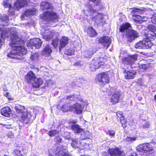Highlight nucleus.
Returning <instances> with one entry per match:
<instances>
[{"label": "nucleus", "mask_w": 156, "mask_h": 156, "mask_svg": "<svg viewBox=\"0 0 156 156\" xmlns=\"http://www.w3.org/2000/svg\"><path fill=\"white\" fill-rule=\"evenodd\" d=\"M132 28L131 24L127 22L122 23L119 27V31L122 33V37H125L129 41L133 40L138 36L137 31Z\"/></svg>", "instance_id": "f257e3e1"}, {"label": "nucleus", "mask_w": 156, "mask_h": 156, "mask_svg": "<svg viewBox=\"0 0 156 156\" xmlns=\"http://www.w3.org/2000/svg\"><path fill=\"white\" fill-rule=\"evenodd\" d=\"M20 39L18 37H14L12 40L9 45L12 47V50L18 55H26L27 52V49L23 46H16L14 45L19 43Z\"/></svg>", "instance_id": "f03ea898"}, {"label": "nucleus", "mask_w": 156, "mask_h": 156, "mask_svg": "<svg viewBox=\"0 0 156 156\" xmlns=\"http://www.w3.org/2000/svg\"><path fill=\"white\" fill-rule=\"evenodd\" d=\"M110 71L102 72L98 74L95 79L97 83H99L100 86L104 87L106 84H108L110 81L109 73Z\"/></svg>", "instance_id": "7ed1b4c3"}, {"label": "nucleus", "mask_w": 156, "mask_h": 156, "mask_svg": "<svg viewBox=\"0 0 156 156\" xmlns=\"http://www.w3.org/2000/svg\"><path fill=\"white\" fill-rule=\"evenodd\" d=\"M106 92H108L109 96L110 102L112 104H115L119 102L120 96L119 92L113 87H110L109 89L107 90Z\"/></svg>", "instance_id": "20e7f679"}, {"label": "nucleus", "mask_w": 156, "mask_h": 156, "mask_svg": "<svg viewBox=\"0 0 156 156\" xmlns=\"http://www.w3.org/2000/svg\"><path fill=\"white\" fill-rule=\"evenodd\" d=\"M112 40L110 37L103 36L98 39V43L101 44L105 49H107L111 44Z\"/></svg>", "instance_id": "39448f33"}, {"label": "nucleus", "mask_w": 156, "mask_h": 156, "mask_svg": "<svg viewBox=\"0 0 156 156\" xmlns=\"http://www.w3.org/2000/svg\"><path fill=\"white\" fill-rule=\"evenodd\" d=\"M138 151L144 153H149L154 150L152 146L149 143H145L139 144L137 147Z\"/></svg>", "instance_id": "423d86ee"}, {"label": "nucleus", "mask_w": 156, "mask_h": 156, "mask_svg": "<svg viewBox=\"0 0 156 156\" xmlns=\"http://www.w3.org/2000/svg\"><path fill=\"white\" fill-rule=\"evenodd\" d=\"M44 17L45 18V20L47 23L51 22H55V20L58 18L56 14L53 12L46 11L44 12Z\"/></svg>", "instance_id": "0eeeda50"}, {"label": "nucleus", "mask_w": 156, "mask_h": 156, "mask_svg": "<svg viewBox=\"0 0 156 156\" xmlns=\"http://www.w3.org/2000/svg\"><path fill=\"white\" fill-rule=\"evenodd\" d=\"M108 151L110 156H126L124 152L117 147L109 148Z\"/></svg>", "instance_id": "6e6552de"}, {"label": "nucleus", "mask_w": 156, "mask_h": 156, "mask_svg": "<svg viewBox=\"0 0 156 156\" xmlns=\"http://www.w3.org/2000/svg\"><path fill=\"white\" fill-rule=\"evenodd\" d=\"M138 55L136 54L129 55L127 57H123L122 59L121 62L124 64H132L135 61L137 60Z\"/></svg>", "instance_id": "1a4fd4ad"}, {"label": "nucleus", "mask_w": 156, "mask_h": 156, "mask_svg": "<svg viewBox=\"0 0 156 156\" xmlns=\"http://www.w3.org/2000/svg\"><path fill=\"white\" fill-rule=\"evenodd\" d=\"M42 43V40L39 38H34L28 41L27 45L30 47L35 46L36 48H39L41 46Z\"/></svg>", "instance_id": "9d476101"}, {"label": "nucleus", "mask_w": 156, "mask_h": 156, "mask_svg": "<svg viewBox=\"0 0 156 156\" xmlns=\"http://www.w3.org/2000/svg\"><path fill=\"white\" fill-rule=\"evenodd\" d=\"M17 116L18 121L23 124H27L29 123L31 119L28 117V113L25 112Z\"/></svg>", "instance_id": "9b49d317"}, {"label": "nucleus", "mask_w": 156, "mask_h": 156, "mask_svg": "<svg viewBox=\"0 0 156 156\" xmlns=\"http://www.w3.org/2000/svg\"><path fill=\"white\" fill-rule=\"evenodd\" d=\"M36 77L34 73L32 71H30L24 76L25 81L26 83L30 84Z\"/></svg>", "instance_id": "f8f14e48"}, {"label": "nucleus", "mask_w": 156, "mask_h": 156, "mask_svg": "<svg viewBox=\"0 0 156 156\" xmlns=\"http://www.w3.org/2000/svg\"><path fill=\"white\" fill-rule=\"evenodd\" d=\"M69 41V38L67 37L63 36L62 37L59 41V51H61L62 49L66 46L68 44Z\"/></svg>", "instance_id": "ddd939ff"}, {"label": "nucleus", "mask_w": 156, "mask_h": 156, "mask_svg": "<svg viewBox=\"0 0 156 156\" xmlns=\"http://www.w3.org/2000/svg\"><path fill=\"white\" fill-rule=\"evenodd\" d=\"M91 62L98 68L101 66L104 65L105 64L103 58L101 57L94 58Z\"/></svg>", "instance_id": "4468645a"}, {"label": "nucleus", "mask_w": 156, "mask_h": 156, "mask_svg": "<svg viewBox=\"0 0 156 156\" xmlns=\"http://www.w3.org/2000/svg\"><path fill=\"white\" fill-rule=\"evenodd\" d=\"M123 73L126 74L125 75V78L126 79H132L134 77V75L136 74V72L134 70H130L127 71L125 69Z\"/></svg>", "instance_id": "2eb2a0df"}, {"label": "nucleus", "mask_w": 156, "mask_h": 156, "mask_svg": "<svg viewBox=\"0 0 156 156\" xmlns=\"http://www.w3.org/2000/svg\"><path fill=\"white\" fill-rule=\"evenodd\" d=\"M12 110L8 106H6L2 108L1 110V114L6 117H9L10 115V112Z\"/></svg>", "instance_id": "dca6fc26"}, {"label": "nucleus", "mask_w": 156, "mask_h": 156, "mask_svg": "<svg viewBox=\"0 0 156 156\" xmlns=\"http://www.w3.org/2000/svg\"><path fill=\"white\" fill-rule=\"evenodd\" d=\"M42 83V81L41 78H37L36 77L33 81L32 84L33 88H38Z\"/></svg>", "instance_id": "f3484780"}, {"label": "nucleus", "mask_w": 156, "mask_h": 156, "mask_svg": "<svg viewBox=\"0 0 156 156\" xmlns=\"http://www.w3.org/2000/svg\"><path fill=\"white\" fill-rule=\"evenodd\" d=\"M87 32L88 35L92 37L96 36L98 34L96 31L91 26L88 27L87 30Z\"/></svg>", "instance_id": "a211bd4d"}, {"label": "nucleus", "mask_w": 156, "mask_h": 156, "mask_svg": "<svg viewBox=\"0 0 156 156\" xmlns=\"http://www.w3.org/2000/svg\"><path fill=\"white\" fill-rule=\"evenodd\" d=\"M73 108L74 109L76 113L78 114L81 113L83 110V108L81 105L78 103L75 104Z\"/></svg>", "instance_id": "6ab92c4d"}, {"label": "nucleus", "mask_w": 156, "mask_h": 156, "mask_svg": "<svg viewBox=\"0 0 156 156\" xmlns=\"http://www.w3.org/2000/svg\"><path fill=\"white\" fill-rule=\"evenodd\" d=\"M40 5L44 10L53 9H54L53 6L51 3L46 1L42 2L41 3Z\"/></svg>", "instance_id": "aec40b11"}, {"label": "nucleus", "mask_w": 156, "mask_h": 156, "mask_svg": "<svg viewBox=\"0 0 156 156\" xmlns=\"http://www.w3.org/2000/svg\"><path fill=\"white\" fill-rule=\"evenodd\" d=\"M52 52V50L50 48L49 45L47 44L42 51V54L44 55H45L47 56H49L51 55Z\"/></svg>", "instance_id": "412c9836"}, {"label": "nucleus", "mask_w": 156, "mask_h": 156, "mask_svg": "<svg viewBox=\"0 0 156 156\" xmlns=\"http://www.w3.org/2000/svg\"><path fill=\"white\" fill-rule=\"evenodd\" d=\"M145 36L146 37V40H154L156 38V34L154 32L151 31H148L147 33L145 34Z\"/></svg>", "instance_id": "4be33fe9"}, {"label": "nucleus", "mask_w": 156, "mask_h": 156, "mask_svg": "<svg viewBox=\"0 0 156 156\" xmlns=\"http://www.w3.org/2000/svg\"><path fill=\"white\" fill-rule=\"evenodd\" d=\"M71 128L75 133L77 134L80 133L84 130L83 129L80 128V126L78 124L72 125Z\"/></svg>", "instance_id": "5701e85b"}, {"label": "nucleus", "mask_w": 156, "mask_h": 156, "mask_svg": "<svg viewBox=\"0 0 156 156\" xmlns=\"http://www.w3.org/2000/svg\"><path fill=\"white\" fill-rule=\"evenodd\" d=\"M15 108L18 113H22L25 112V107L23 105L18 104H16Z\"/></svg>", "instance_id": "b1692460"}, {"label": "nucleus", "mask_w": 156, "mask_h": 156, "mask_svg": "<svg viewBox=\"0 0 156 156\" xmlns=\"http://www.w3.org/2000/svg\"><path fill=\"white\" fill-rule=\"evenodd\" d=\"M13 52H12V51H11L7 55V56L11 58L15 59H18L20 60H21L23 59V58L22 57H19L18 55L16 54V53L15 52V51L13 50Z\"/></svg>", "instance_id": "393cba45"}, {"label": "nucleus", "mask_w": 156, "mask_h": 156, "mask_svg": "<svg viewBox=\"0 0 156 156\" xmlns=\"http://www.w3.org/2000/svg\"><path fill=\"white\" fill-rule=\"evenodd\" d=\"M53 36L50 32H49L47 33L44 34L42 35L43 38L45 40L49 41L52 39L53 38Z\"/></svg>", "instance_id": "a878e982"}, {"label": "nucleus", "mask_w": 156, "mask_h": 156, "mask_svg": "<svg viewBox=\"0 0 156 156\" xmlns=\"http://www.w3.org/2000/svg\"><path fill=\"white\" fill-rule=\"evenodd\" d=\"M22 148L20 146H16V148L13 151V154L14 156H24L21 154V151L20 149Z\"/></svg>", "instance_id": "bb28decb"}, {"label": "nucleus", "mask_w": 156, "mask_h": 156, "mask_svg": "<svg viewBox=\"0 0 156 156\" xmlns=\"http://www.w3.org/2000/svg\"><path fill=\"white\" fill-rule=\"evenodd\" d=\"M61 110L64 112H67L68 111H71L73 110V108L71 106L64 104L61 107Z\"/></svg>", "instance_id": "cd10ccee"}, {"label": "nucleus", "mask_w": 156, "mask_h": 156, "mask_svg": "<svg viewBox=\"0 0 156 156\" xmlns=\"http://www.w3.org/2000/svg\"><path fill=\"white\" fill-rule=\"evenodd\" d=\"M24 2V0H16L14 6L17 9L21 8L23 6Z\"/></svg>", "instance_id": "c85d7f7f"}, {"label": "nucleus", "mask_w": 156, "mask_h": 156, "mask_svg": "<svg viewBox=\"0 0 156 156\" xmlns=\"http://www.w3.org/2000/svg\"><path fill=\"white\" fill-rule=\"evenodd\" d=\"M151 41L149 40H147L146 39L144 41V44L145 47L144 49L150 48H151L152 44L151 43Z\"/></svg>", "instance_id": "c756f323"}, {"label": "nucleus", "mask_w": 156, "mask_h": 156, "mask_svg": "<svg viewBox=\"0 0 156 156\" xmlns=\"http://www.w3.org/2000/svg\"><path fill=\"white\" fill-rule=\"evenodd\" d=\"M2 5L5 8H11L12 7L11 3L9 0H4L2 2Z\"/></svg>", "instance_id": "7c9ffc66"}, {"label": "nucleus", "mask_w": 156, "mask_h": 156, "mask_svg": "<svg viewBox=\"0 0 156 156\" xmlns=\"http://www.w3.org/2000/svg\"><path fill=\"white\" fill-rule=\"evenodd\" d=\"M91 49H92L91 48L88 50H86L85 51V57L86 58H90L91 57L92 55L94 53L93 51H92Z\"/></svg>", "instance_id": "2f4dec72"}, {"label": "nucleus", "mask_w": 156, "mask_h": 156, "mask_svg": "<svg viewBox=\"0 0 156 156\" xmlns=\"http://www.w3.org/2000/svg\"><path fill=\"white\" fill-rule=\"evenodd\" d=\"M88 14L91 16H93L94 14H95L97 11L96 9L93 8L91 5H90L89 7L88 8V9L87 10Z\"/></svg>", "instance_id": "473e14b6"}, {"label": "nucleus", "mask_w": 156, "mask_h": 156, "mask_svg": "<svg viewBox=\"0 0 156 156\" xmlns=\"http://www.w3.org/2000/svg\"><path fill=\"white\" fill-rule=\"evenodd\" d=\"M135 47L136 48L144 49L145 47L144 44V41H140L136 44Z\"/></svg>", "instance_id": "72a5a7b5"}, {"label": "nucleus", "mask_w": 156, "mask_h": 156, "mask_svg": "<svg viewBox=\"0 0 156 156\" xmlns=\"http://www.w3.org/2000/svg\"><path fill=\"white\" fill-rule=\"evenodd\" d=\"M59 133L58 131L56 129H53L49 131L48 134L50 137H52L56 135L59 134Z\"/></svg>", "instance_id": "f704fd0d"}, {"label": "nucleus", "mask_w": 156, "mask_h": 156, "mask_svg": "<svg viewBox=\"0 0 156 156\" xmlns=\"http://www.w3.org/2000/svg\"><path fill=\"white\" fill-rule=\"evenodd\" d=\"M79 143L78 140L77 138H75L72 140L71 145L74 148H77L79 147Z\"/></svg>", "instance_id": "c9c22d12"}, {"label": "nucleus", "mask_w": 156, "mask_h": 156, "mask_svg": "<svg viewBox=\"0 0 156 156\" xmlns=\"http://www.w3.org/2000/svg\"><path fill=\"white\" fill-rule=\"evenodd\" d=\"M35 13V11L33 9H28L26 10L25 12V14L27 16L30 15H34Z\"/></svg>", "instance_id": "e433bc0d"}, {"label": "nucleus", "mask_w": 156, "mask_h": 156, "mask_svg": "<svg viewBox=\"0 0 156 156\" xmlns=\"http://www.w3.org/2000/svg\"><path fill=\"white\" fill-rule=\"evenodd\" d=\"M151 63H147L146 64H142L140 66V68L141 69L144 70H147L148 69H150L151 66Z\"/></svg>", "instance_id": "4c0bfd02"}, {"label": "nucleus", "mask_w": 156, "mask_h": 156, "mask_svg": "<svg viewBox=\"0 0 156 156\" xmlns=\"http://www.w3.org/2000/svg\"><path fill=\"white\" fill-rule=\"evenodd\" d=\"M58 38H56L52 40L51 44L54 48H56L58 46Z\"/></svg>", "instance_id": "58836bf2"}, {"label": "nucleus", "mask_w": 156, "mask_h": 156, "mask_svg": "<svg viewBox=\"0 0 156 156\" xmlns=\"http://www.w3.org/2000/svg\"><path fill=\"white\" fill-rule=\"evenodd\" d=\"M120 121L122 124V126L123 128H126L127 126V122L125 119L124 117L120 119Z\"/></svg>", "instance_id": "ea45409f"}, {"label": "nucleus", "mask_w": 156, "mask_h": 156, "mask_svg": "<svg viewBox=\"0 0 156 156\" xmlns=\"http://www.w3.org/2000/svg\"><path fill=\"white\" fill-rule=\"evenodd\" d=\"M89 68L90 71L91 72L95 71L96 69H98L92 62L90 64Z\"/></svg>", "instance_id": "a19ab883"}, {"label": "nucleus", "mask_w": 156, "mask_h": 156, "mask_svg": "<svg viewBox=\"0 0 156 156\" xmlns=\"http://www.w3.org/2000/svg\"><path fill=\"white\" fill-rule=\"evenodd\" d=\"M39 57L38 54L36 53L31 54L30 56V59L32 60L38 59Z\"/></svg>", "instance_id": "79ce46f5"}, {"label": "nucleus", "mask_w": 156, "mask_h": 156, "mask_svg": "<svg viewBox=\"0 0 156 156\" xmlns=\"http://www.w3.org/2000/svg\"><path fill=\"white\" fill-rule=\"evenodd\" d=\"M4 95L5 97H6L9 100H14L13 98L11 97V95L8 92H6L5 93Z\"/></svg>", "instance_id": "37998d69"}, {"label": "nucleus", "mask_w": 156, "mask_h": 156, "mask_svg": "<svg viewBox=\"0 0 156 156\" xmlns=\"http://www.w3.org/2000/svg\"><path fill=\"white\" fill-rule=\"evenodd\" d=\"M117 116L120 119L124 117L123 115V112L122 111H118L116 112Z\"/></svg>", "instance_id": "c03bdc74"}, {"label": "nucleus", "mask_w": 156, "mask_h": 156, "mask_svg": "<svg viewBox=\"0 0 156 156\" xmlns=\"http://www.w3.org/2000/svg\"><path fill=\"white\" fill-rule=\"evenodd\" d=\"M87 146V144L86 142L83 141H82L79 142V147L81 148L83 147V149L84 148V147Z\"/></svg>", "instance_id": "a18cd8bd"}, {"label": "nucleus", "mask_w": 156, "mask_h": 156, "mask_svg": "<svg viewBox=\"0 0 156 156\" xmlns=\"http://www.w3.org/2000/svg\"><path fill=\"white\" fill-rule=\"evenodd\" d=\"M147 28L149 29L148 31H151L154 32L155 30V27L152 24L149 25Z\"/></svg>", "instance_id": "49530a36"}, {"label": "nucleus", "mask_w": 156, "mask_h": 156, "mask_svg": "<svg viewBox=\"0 0 156 156\" xmlns=\"http://www.w3.org/2000/svg\"><path fill=\"white\" fill-rule=\"evenodd\" d=\"M54 140L56 141L57 144L60 143L62 142V139L60 138L59 136H57L54 137Z\"/></svg>", "instance_id": "de8ad7c7"}, {"label": "nucleus", "mask_w": 156, "mask_h": 156, "mask_svg": "<svg viewBox=\"0 0 156 156\" xmlns=\"http://www.w3.org/2000/svg\"><path fill=\"white\" fill-rule=\"evenodd\" d=\"M89 1L95 3V5H96L99 6L101 5L100 0H89Z\"/></svg>", "instance_id": "09e8293b"}, {"label": "nucleus", "mask_w": 156, "mask_h": 156, "mask_svg": "<svg viewBox=\"0 0 156 156\" xmlns=\"http://www.w3.org/2000/svg\"><path fill=\"white\" fill-rule=\"evenodd\" d=\"M108 134L109 135L112 137H114L115 136V131L111 130H108Z\"/></svg>", "instance_id": "8fccbe9b"}, {"label": "nucleus", "mask_w": 156, "mask_h": 156, "mask_svg": "<svg viewBox=\"0 0 156 156\" xmlns=\"http://www.w3.org/2000/svg\"><path fill=\"white\" fill-rule=\"evenodd\" d=\"M151 21L152 23L156 24V16H153L151 18Z\"/></svg>", "instance_id": "3c124183"}, {"label": "nucleus", "mask_w": 156, "mask_h": 156, "mask_svg": "<svg viewBox=\"0 0 156 156\" xmlns=\"http://www.w3.org/2000/svg\"><path fill=\"white\" fill-rule=\"evenodd\" d=\"M136 138L133 137L132 138L130 137H127L126 138V141L127 142L132 141L133 140L134 141L136 140Z\"/></svg>", "instance_id": "603ef678"}, {"label": "nucleus", "mask_w": 156, "mask_h": 156, "mask_svg": "<svg viewBox=\"0 0 156 156\" xmlns=\"http://www.w3.org/2000/svg\"><path fill=\"white\" fill-rule=\"evenodd\" d=\"M80 61L76 62L73 65L75 66H81L82 65L80 63Z\"/></svg>", "instance_id": "864d4df0"}, {"label": "nucleus", "mask_w": 156, "mask_h": 156, "mask_svg": "<svg viewBox=\"0 0 156 156\" xmlns=\"http://www.w3.org/2000/svg\"><path fill=\"white\" fill-rule=\"evenodd\" d=\"M6 34V32L4 31H2V33H1V37L2 38H5V34Z\"/></svg>", "instance_id": "5fc2aeb1"}, {"label": "nucleus", "mask_w": 156, "mask_h": 156, "mask_svg": "<svg viewBox=\"0 0 156 156\" xmlns=\"http://www.w3.org/2000/svg\"><path fill=\"white\" fill-rule=\"evenodd\" d=\"M76 123V121L75 120H72L69 122V124L75 125Z\"/></svg>", "instance_id": "6e6d98bb"}, {"label": "nucleus", "mask_w": 156, "mask_h": 156, "mask_svg": "<svg viewBox=\"0 0 156 156\" xmlns=\"http://www.w3.org/2000/svg\"><path fill=\"white\" fill-rule=\"evenodd\" d=\"M74 96L73 95H70L69 96H67L66 97L67 99H68L69 98H72Z\"/></svg>", "instance_id": "4d7b16f0"}, {"label": "nucleus", "mask_w": 156, "mask_h": 156, "mask_svg": "<svg viewBox=\"0 0 156 156\" xmlns=\"http://www.w3.org/2000/svg\"><path fill=\"white\" fill-rule=\"evenodd\" d=\"M2 42L1 38L0 37V48L2 47Z\"/></svg>", "instance_id": "13d9d810"}, {"label": "nucleus", "mask_w": 156, "mask_h": 156, "mask_svg": "<svg viewBox=\"0 0 156 156\" xmlns=\"http://www.w3.org/2000/svg\"><path fill=\"white\" fill-rule=\"evenodd\" d=\"M63 156H70V155L69 154L65 153L64 154Z\"/></svg>", "instance_id": "bf43d9fd"}, {"label": "nucleus", "mask_w": 156, "mask_h": 156, "mask_svg": "<svg viewBox=\"0 0 156 156\" xmlns=\"http://www.w3.org/2000/svg\"><path fill=\"white\" fill-rule=\"evenodd\" d=\"M154 99L155 101H156V94L154 96Z\"/></svg>", "instance_id": "052dcab7"}, {"label": "nucleus", "mask_w": 156, "mask_h": 156, "mask_svg": "<svg viewBox=\"0 0 156 156\" xmlns=\"http://www.w3.org/2000/svg\"><path fill=\"white\" fill-rule=\"evenodd\" d=\"M140 10L139 9H136L134 11L136 12H138V10Z\"/></svg>", "instance_id": "680f3d73"}, {"label": "nucleus", "mask_w": 156, "mask_h": 156, "mask_svg": "<svg viewBox=\"0 0 156 156\" xmlns=\"http://www.w3.org/2000/svg\"><path fill=\"white\" fill-rule=\"evenodd\" d=\"M129 156H136V155H134L133 154H131Z\"/></svg>", "instance_id": "e2e57ef3"}, {"label": "nucleus", "mask_w": 156, "mask_h": 156, "mask_svg": "<svg viewBox=\"0 0 156 156\" xmlns=\"http://www.w3.org/2000/svg\"><path fill=\"white\" fill-rule=\"evenodd\" d=\"M87 138V136H84V139H86V138Z\"/></svg>", "instance_id": "0e129e2a"}, {"label": "nucleus", "mask_w": 156, "mask_h": 156, "mask_svg": "<svg viewBox=\"0 0 156 156\" xmlns=\"http://www.w3.org/2000/svg\"><path fill=\"white\" fill-rule=\"evenodd\" d=\"M4 90L5 91H6L7 90V89H4Z\"/></svg>", "instance_id": "69168bd1"}, {"label": "nucleus", "mask_w": 156, "mask_h": 156, "mask_svg": "<svg viewBox=\"0 0 156 156\" xmlns=\"http://www.w3.org/2000/svg\"><path fill=\"white\" fill-rule=\"evenodd\" d=\"M4 156H8V155H4Z\"/></svg>", "instance_id": "338daca9"}, {"label": "nucleus", "mask_w": 156, "mask_h": 156, "mask_svg": "<svg viewBox=\"0 0 156 156\" xmlns=\"http://www.w3.org/2000/svg\"><path fill=\"white\" fill-rule=\"evenodd\" d=\"M54 156V155H50V156Z\"/></svg>", "instance_id": "774afa93"}]
</instances>
